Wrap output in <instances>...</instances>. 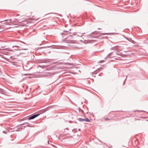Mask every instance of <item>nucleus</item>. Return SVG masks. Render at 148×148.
<instances>
[{
  "label": "nucleus",
  "instance_id": "obj_1",
  "mask_svg": "<svg viewBox=\"0 0 148 148\" xmlns=\"http://www.w3.org/2000/svg\"><path fill=\"white\" fill-rule=\"evenodd\" d=\"M71 30V29L69 30V31L64 30L63 32L61 33L60 35H61L62 38L64 39H66V38H68L70 39H72L73 38V36L76 35L75 33H74L73 34L70 35L69 36H68L67 34L66 33L68 32V33L70 34L71 32H69V31Z\"/></svg>",
  "mask_w": 148,
  "mask_h": 148
},
{
  "label": "nucleus",
  "instance_id": "obj_2",
  "mask_svg": "<svg viewBox=\"0 0 148 148\" xmlns=\"http://www.w3.org/2000/svg\"><path fill=\"white\" fill-rule=\"evenodd\" d=\"M101 34V33L96 31L92 32L90 34L88 35L87 36L89 40H90L100 36Z\"/></svg>",
  "mask_w": 148,
  "mask_h": 148
},
{
  "label": "nucleus",
  "instance_id": "obj_3",
  "mask_svg": "<svg viewBox=\"0 0 148 148\" xmlns=\"http://www.w3.org/2000/svg\"><path fill=\"white\" fill-rule=\"evenodd\" d=\"M16 45H18L20 46L21 50H27V49L25 48L27 46V44L24 42L19 41L17 43Z\"/></svg>",
  "mask_w": 148,
  "mask_h": 148
},
{
  "label": "nucleus",
  "instance_id": "obj_4",
  "mask_svg": "<svg viewBox=\"0 0 148 148\" xmlns=\"http://www.w3.org/2000/svg\"><path fill=\"white\" fill-rule=\"evenodd\" d=\"M45 111H40V113L37 114H34L32 115L31 116H29L28 118V119L29 120H30L34 119L36 117L39 116L40 114L44 113Z\"/></svg>",
  "mask_w": 148,
  "mask_h": 148
},
{
  "label": "nucleus",
  "instance_id": "obj_5",
  "mask_svg": "<svg viewBox=\"0 0 148 148\" xmlns=\"http://www.w3.org/2000/svg\"><path fill=\"white\" fill-rule=\"evenodd\" d=\"M64 48L63 46H57L54 48L55 51L57 52H61L62 51V50Z\"/></svg>",
  "mask_w": 148,
  "mask_h": 148
},
{
  "label": "nucleus",
  "instance_id": "obj_6",
  "mask_svg": "<svg viewBox=\"0 0 148 148\" xmlns=\"http://www.w3.org/2000/svg\"><path fill=\"white\" fill-rule=\"evenodd\" d=\"M41 63H42L44 64L42 65L39 66H40L42 68H45L47 66H49L50 65V63L49 62H44V60H43V61L41 62Z\"/></svg>",
  "mask_w": 148,
  "mask_h": 148
},
{
  "label": "nucleus",
  "instance_id": "obj_7",
  "mask_svg": "<svg viewBox=\"0 0 148 148\" xmlns=\"http://www.w3.org/2000/svg\"><path fill=\"white\" fill-rule=\"evenodd\" d=\"M12 48L13 49L15 50H21L20 49V47L18 45H16L12 47Z\"/></svg>",
  "mask_w": 148,
  "mask_h": 148
},
{
  "label": "nucleus",
  "instance_id": "obj_8",
  "mask_svg": "<svg viewBox=\"0 0 148 148\" xmlns=\"http://www.w3.org/2000/svg\"><path fill=\"white\" fill-rule=\"evenodd\" d=\"M113 53L112 52H111L109 54H108L107 56V57H106L105 58V59H106L108 57H109L110 58H112L114 57V55H113Z\"/></svg>",
  "mask_w": 148,
  "mask_h": 148
},
{
  "label": "nucleus",
  "instance_id": "obj_9",
  "mask_svg": "<svg viewBox=\"0 0 148 148\" xmlns=\"http://www.w3.org/2000/svg\"><path fill=\"white\" fill-rule=\"evenodd\" d=\"M126 39L128 40L129 41H130L133 44L135 43V41H134V40H133L131 38H126Z\"/></svg>",
  "mask_w": 148,
  "mask_h": 148
},
{
  "label": "nucleus",
  "instance_id": "obj_10",
  "mask_svg": "<svg viewBox=\"0 0 148 148\" xmlns=\"http://www.w3.org/2000/svg\"><path fill=\"white\" fill-rule=\"evenodd\" d=\"M6 21L7 22V23H4V24H8V23H10L11 21V19H7L5 20L4 21Z\"/></svg>",
  "mask_w": 148,
  "mask_h": 148
},
{
  "label": "nucleus",
  "instance_id": "obj_11",
  "mask_svg": "<svg viewBox=\"0 0 148 148\" xmlns=\"http://www.w3.org/2000/svg\"><path fill=\"white\" fill-rule=\"evenodd\" d=\"M22 23L23 24L25 25V26H27V24L29 23L27 21L25 20L23 21H22Z\"/></svg>",
  "mask_w": 148,
  "mask_h": 148
},
{
  "label": "nucleus",
  "instance_id": "obj_12",
  "mask_svg": "<svg viewBox=\"0 0 148 148\" xmlns=\"http://www.w3.org/2000/svg\"><path fill=\"white\" fill-rule=\"evenodd\" d=\"M77 119L80 122H83L84 121H86V119L78 118Z\"/></svg>",
  "mask_w": 148,
  "mask_h": 148
},
{
  "label": "nucleus",
  "instance_id": "obj_13",
  "mask_svg": "<svg viewBox=\"0 0 148 148\" xmlns=\"http://www.w3.org/2000/svg\"><path fill=\"white\" fill-rule=\"evenodd\" d=\"M97 71H98V70L95 71L93 72L92 73V74H93L92 75H93L94 74H97V75H99V74L98 73H97Z\"/></svg>",
  "mask_w": 148,
  "mask_h": 148
},
{
  "label": "nucleus",
  "instance_id": "obj_14",
  "mask_svg": "<svg viewBox=\"0 0 148 148\" xmlns=\"http://www.w3.org/2000/svg\"><path fill=\"white\" fill-rule=\"evenodd\" d=\"M25 124H26V125L25 126H23V127H25L26 126L28 127H29L31 126L30 124L29 123H27L26 122V123H25Z\"/></svg>",
  "mask_w": 148,
  "mask_h": 148
},
{
  "label": "nucleus",
  "instance_id": "obj_15",
  "mask_svg": "<svg viewBox=\"0 0 148 148\" xmlns=\"http://www.w3.org/2000/svg\"><path fill=\"white\" fill-rule=\"evenodd\" d=\"M5 50V49H0V52L3 53L4 52V50Z\"/></svg>",
  "mask_w": 148,
  "mask_h": 148
},
{
  "label": "nucleus",
  "instance_id": "obj_16",
  "mask_svg": "<svg viewBox=\"0 0 148 148\" xmlns=\"http://www.w3.org/2000/svg\"><path fill=\"white\" fill-rule=\"evenodd\" d=\"M78 110L79 111H81L84 114V111L82 110L80 108H78Z\"/></svg>",
  "mask_w": 148,
  "mask_h": 148
},
{
  "label": "nucleus",
  "instance_id": "obj_17",
  "mask_svg": "<svg viewBox=\"0 0 148 148\" xmlns=\"http://www.w3.org/2000/svg\"><path fill=\"white\" fill-rule=\"evenodd\" d=\"M66 42L68 43H72L73 42L71 40H66Z\"/></svg>",
  "mask_w": 148,
  "mask_h": 148
},
{
  "label": "nucleus",
  "instance_id": "obj_18",
  "mask_svg": "<svg viewBox=\"0 0 148 148\" xmlns=\"http://www.w3.org/2000/svg\"><path fill=\"white\" fill-rule=\"evenodd\" d=\"M26 123V122H25V123H23L22 124H20V125H17L16 126V127H18L20 125H25V124Z\"/></svg>",
  "mask_w": 148,
  "mask_h": 148
},
{
  "label": "nucleus",
  "instance_id": "obj_19",
  "mask_svg": "<svg viewBox=\"0 0 148 148\" xmlns=\"http://www.w3.org/2000/svg\"><path fill=\"white\" fill-rule=\"evenodd\" d=\"M86 121L89 122L90 121V120L88 118H86Z\"/></svg>",
  "mask_w": 148,
  "mask_h": 148
},
{
  "label": "nucleus",
  "instance_id": "obj_20",
  "mask_svg": "<svg viewBox=\"0 0 148 148\" xmlns=\"http://www.w3.org/2000/svg\"><path fill=\"white\" fill-rule=\"evenodd\" d=\"M105 121H106L109 120V119L108 118H106L105 119Z\"/></svg>",
  "mask_w": 148,
  "mask_h": 148
},
{
  "label": "nucleus",
  "instance_id": "obj_21",
  "mask_svg": "<svg viewBox=\"0 0 148 148\" xmlns=\"http://www.w3.org/2000/svg\"><path fill=\"white\" fill-rule=\"evenodd\" d=\"M108 34V33H102V35Z\"/></svg>",
  "mask_w": 148,
  "mask_h": 148
},
{
  "label": "nucleus",
  "instance_id": "obj_22",
  "mask_svg": "<svg viewBox=\"0 0 148 148\" xmlns=\"http://www.w3.org/2000/svg\"><path fill=\"white\" fill-rule=\"evenodd\" d=\"M2 90V89H1V88H0V92L2 94H3V93L1 92V91Z\"/></svg>",
  "mask_w": 148,
  "mask_h": 148
},
{
  "label": "nucleus",
  "instance_id": "obj_23",
  "mask_svg": "<svg viewBox=\"0 0 148 148\" xmlns=\"http://www.w3.org/2000/svg\"><path fill=\"white\" fill-rule=\"evenodd\" d=\"M139 112H145V111H143V110H139Z\"/></svg>",
  "mask_w": 148,
  "mask_h": 148
},
{
  "label": "nucleus",
  "instance_id": "obj_24",
  "mask_svg": "<svg viewBox=\"0 0 148 148\" xmlns=\"http://www.w3.org/2000/svg\"><path fill=\"white\" fill-rule=\"evenodd\" d=\"M127 77L126 78V79L124 80V83L123 84V85H124L125 84V82L126 81V80L127 79Z\"/></svg>",
  "mask_w": 148,
  "mask_h": 148
},
{
  "label": "nucleus",
  "instance_id": "obj_25",
  "mask_svg": "<svg viewBox=\"0 0 148 148\" xmlns=\"http://www.w3.org/2000/svg\"><path fill=\"white\" fill-rule=\"evenodd\" d=\"M114 47L112 48H111V49H112V50H114Z\"/></svg>",
  "mask_w": 148,
  "mask_h": 148
},
{
  "label": "nucleus",
  "instance_id": "obj_26",
  "mask_svg": "<svg viewBox=\"0 0 148 148\" xmlns=\"http://www.w3.org/2000/svg\"><path fill=\"white\" fill-rule=\"evenodd\" d=\"M74 122L75 123H78L76 121H74Z\"/></svg>",
  "mask_w": 148,
  "mask_h": 148
},
{
  "label": "nucleus",
  "instance_id": "obj_27",
  "mask_svg": "<svg viewBox=\"0 0 148 148\" xmlns=\"http://www.w3.org/2000/svg\"><path fill=\"white\" fill-rule=\"evenodd\" d=\"M3 133H4V134L6 133L5 132V131H3Z\"/></svg>",
  "mask_w": 148,
  "mask_h": 148
},
{
  "label": "nucleus",
  "instance_id": "obj_28",
  "mask_svg": "<svg viewBox=\"0 0 148 148\" xmlns=\"http://www.w3.org/2000/svg\"><path fill=\"white\" fill-rule=\"evenodd\" d=\"M69 122H71V123H72H72L73 122V121H69Z\"/></svg>",
  "mask_w": 148,
  "mask_h": 148
},
{
  "label": "nucleus",
  "instance_id": "obj_29",
  "mask_svg": "<svg viewBox=\"0 0 148 148\" xmlns=\"http://www.w3.org/2000/svg\"><path fill=\"white\" fill-rule=\"evenodd\" d=\"M54 14H57L58 15H59L58 14H57V13H55Z\"/></svg>",
  "mask_w": 148,
  "mask_h": 148
},
{
  "label": "nucleus",
  "instance_id": "obj_30",
  "mask_svg": "<svg viewBox=\"0 0 148 148\" xmlns=\"http://www.w3.org/2000/svg\"><path fill=\"white\" fill-rule=\"evenodd\" d=\"M139 110H136L135 111V112H136V111H138V112H139Z\"/></svg>",
  "mask_w": 148,
  "mask_h": 148
},
{
  "label": "nucleus",
  "instance_id": "obj_31",
  "mask_svg": "<svg viewBox=\"0 0 148 148\" xmlns=\"http://www.w3.org/2000/svg\"><path fill=\"white\" fill-rule=\"evenodd\" d=\"M80 130H81V129H79V131H80Z\"/></svg>",
  "mask_w": 148,
  "mask_h": 148
},
{
  "label": "nucleus",
  "instance_id": "obj_32",
  "mask_svg": "<svg viewBox=\"0 0 148 148\" xmlns=\"http://www.w3.org/2000/svg\"><path fill=\"white\" fill-rule=\"evenodd\" d=\"M48 144H49V140H48Z\"/></svg>",
  "mask_w": 148,
  "mask_h": 148
},
{
  "label": "nucleus",
  "instance_id": "obj_33",
  "mask_svg": "<svg viewBox=\"0 0 148 148\" xmlns=\"http://www.w3.org/2000/svg\"><path fill=\"white\" fill-rule=\"evenodd\" d=\"M104 38H105L104 37L102 36V39H103Z\"/></svg>",
  "mask_w": 148,
  "mask_h": 148
},
{
  "label": "nucleus",
  "instance_id": "obj_34",
  "mask_svg": "<svg viewBox=\"0 0 148 148\" xmlns=\"http://www.w3.org/2000/svg\"><path fill=\"white\" fill-rule=\"evenodd\" d=\"M99 62H102V60H101L100 61H99Z\"/></svg>",
  "mask_w": 148,
  "mask_h": 148
},
{
  "label": "nucleus",
  "instance_id": "obj_35",
  "mask_svg": "<svg viewBox=\"0 0 148 148\" xmlns=\"http://www.w3.org/2000/svg\"><path fill=\"white\" fill-rule=\"evenodd\" d=\"M81 42H83V41L82 40H81Z\"/></svg>",
  "mask_w": 148,
  "mask_h": 148
},
{
  "label": "nucleus",
  "instance_id": "obj_36",
  "mask_svg": "<svg viewBox=\"0 0 148 148\" xmlns=\"http://www.w3.org/2000/svg\"><path fill=\"white\" fill-rule=\"evenodd\" d=\"M52 146H54V147H55V146L54 145H51Z\"/></svg>",
  "mask_w": 148,
  "mask_h": 148
},
{
  "label": "nucleus",
  "instance_id": "obj_37",
  "mask_svg": "<svg viewBox=\"0 0 148 148\" xmlns=\"http://www.w3.org/2000/svg\"><path fill=\"white\" fill-rule=\"evenodd\" d=\"M51 47V46H48V47Z\"/></svg>",
  "mask_w": 148,
  "mask_h": 148
},
{
  "label": "nucleus",
  "instance_id": "obj_38",
  "mask_svg": "<svg viewBox=\"0 0 148 148\" xmlns=\"http://www.w3.org/2000/svg\"><path fill=\"white\" fill-rule=\"evenodd\" d=\"M102 63H103V60H102Z\"/></svg>",
  "mask_w": 148,
  "mask_h": 148
},
{
  "label": "nucleus",
  "instance_id": "obj_39",
  "mask_svg": "<svg viewBox=\"0 0 148 148\" xmlns=\"http://www.w3.org/2000/svg\"><path fill=\"white\" fill-rule=\"evenodd\" d=\"M14 140V139H11V140Z\"/></svg>",
  "mask_w": 148,
  "mask_h": 148
},
{
  "label": "nucleus",
  "instance_id": "obj_40",
  "mask_svg": "<svg viewBox=\"0 0 148 148\" xmlns=\"http://www.w3.org/2000/svg\"><path fill=\"white\" fill-rule=\"evenodd\" d=\"M74 129L73 130H72V131H74Z\"/></svg>",
  "mask_w": 148,
  "mask_h": 148
},
{
  "label": "nucleus",
  "instance_id": "obj_41",
  "mask_svg": "<svg viewBox=\"0 0 148 148\" xmlns=\"http://www.w3.org/2000/svg\"><path fill=\"white\" fill-rule=\"evenodd\" d=\"M1 26H2V27H3V25H2Z\"/></svg>",
  "mask_w": 148,
  "mask_h": 148
},
{
  "label": "nucleus",
  "instance_id": "obj_42",
  "mask_svg": "<svg viewBox=\"0 0 148 148\" xmlns=\"http://www.w3.org/2000/svg\"><path fill=\"white\" fill-rule=\"evenodd\" d=\"M22 53H24V52H22Z\"/></svg>",
  "mask_w": 148,
  "mask_h": 148
},
{
  "label": "nucleus",
  "instance_id": "obj_43",
  "mask_svg": "<svg viewBox=\"0 0 148 148\" xmlns=\"http://www.w3.org/2000/svg\"><path fill=\"white\" fill-rule=\"evenodd\" d=\"M66 130H67V128H66Z\"/></svg>",
  "mask_w": 148,
  "mask_h": 148
},
{
  "label": "nucleus",
  "instance_id": "obj_44",
  "mask_svg": "<svg viewBox=\"0 0 148 148\" xmlns=\"http://www.w3.org/2000/svg\"><path fill=\"white\" fill-rule=\"evenodd\" d=\"M98 29H101L98 28Z\"/></svg>",
  "mask_w": 148,
  "mask_h": 148
},
{
  "label": "nucleus",
  "instance_id": "obj_45",
  "mask_svg": "<svg viewBox=\"0 0 148 148\" xmlns=\"http://www.w3.org/2000/svg\"><path fill=\"white\" fill-rule=\"evenodd\" d=\"M88 112H87V114H88Z\"/></svg>",
  "mask_w": 148,
  "mask_h": 148
},
{
  "label": "nucleus",
  "instance_id": "obj_46",
  "mask_svg": "<svg viewBox=\"0 0 148 148\" xmlns=\"http://www.w3.org/2000/svg\"><path fill=\"white\" fill-rule=\"evenodd\" d=\"M104 147V148H105V147Z\"/></svg>",
  "mask_w": 148,
  "mask_h": 148
},
{
  "label": "nucleus",
  "instance_id": "obj_47",
  "mask_svg": "<svg viewBox=\"0 0 148 148\" xmlns=\"http://www.w3.org/2000/svg\"><path fill=\"white\" fill-rule=\"evenodd\" d=\"M147 121H148V120H147Z\"/></svg>",
  "mask_w": 148,
  "mask_h": 148
}]
</instances>
